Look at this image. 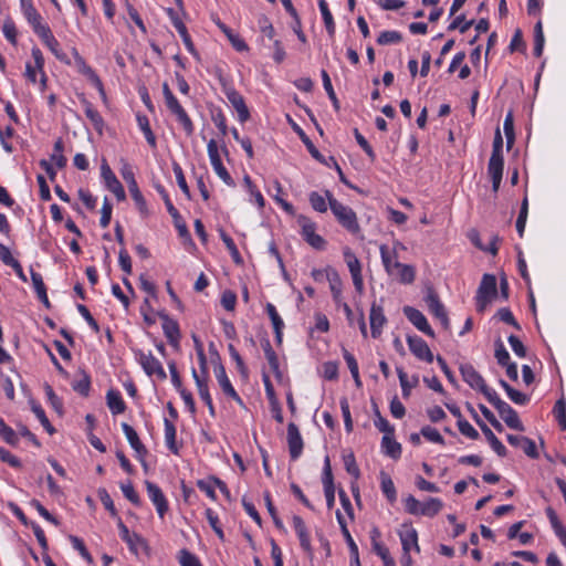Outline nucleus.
Wrapping results in <instances>:
<instances>
[{"label":"nucleus","mask_w":566,"mask_h":566,"mask_svg":"<svg viewBox=\"0 0 566 566\" xmlns=\"http://www.w3.org/2000/svg\"><path fill=\"white\" fill-rule=\"evenodd\" d=\"M488 401L497 410L506 426L517 431H524L525 428L518 418L517 412L505 401H503L497 394H493Z\"/></svg>","instance_id":"3"},{"label":"nucleus","mask_w":566,"mask_h":566,"mask_svg":"<svg viewBox=\"0 0 566 566\" xmlns=\"http://www.w3.org/2000/svg\"><path fill=\"white\" fill-rule=\"evenodd\" d=\"M264 501H265V505H266L268 512L271 515L275 527L277 530L283 531L284 530L283 522H282V520L277 515L276 509H275V506H274V504L272 502V499H271V495H270L269 492L264 493Z\"/></svg>","instance_id":"54"},{"label":"nucleus","mask_w":566,"mask_h":566,"mask_svg":"<svg viewBox=\"0 0 566 566\" xmlns=\"http://www.w3.org/2000/svg\"><path fill=\"white\" fill-rule=\"evenodd\" d=\"M177 558L180 566H202L199 558L187 548L180 549Z\"/></svg>","instance_id":"48"},{"label":"nucleus","mask_w":566,"mask_h":566,"mask_svg":"<svg viewBox=\"0 0 566 566\" xmlns=\"http://www.w3.org/2000/svg\"><path fill=\"white\" fill-rule=\"evenodd\" d=\"M214 375H216V378H217V380H218L222 391L227 396H229L232 399H234L237 402L242 403V399L240 398V396L238 395V392L235 391V389L231 385V382H230V380H229V378L227 376L224 366L221 363H218V365H216V367H214Z\"/></svg>","instance_id":"21"},{"label":"nucleus","mask_w":566,"mask_h":566,"mask_svg":"<svg viewBox=\"0 0 566 566\" xmlns=\"http://www.w3.org/2000/svg\"><path fill=\"white\" fill-rule=\"evenodd\" d=\"M287 444L291 459H298L302 454L304 443L300 430L294 422H290L287 426Z\"/></svg>","instance_id":"19"},{"label":"nucleus","mask_w":566,"mask_h":566,"mask_svg":"<svg viewBox=\"0 0 566 566\" xmlns=\"http://www.w3.org/2000/svg\"><path fill=\"white\" fill-rule=\"evenodd\" d=\"M345 469L348 474L358 479L360 476V470L356 463V459L353 452L343 455Z\"/></svg>","instance_id":"55"},{"label":"nucleus","mask_w":566,"mask_h":566,"mask_svg":"<svg viewBox=\"0 0 566 566\" xmlns=\"http://www.w3.org/2000/svg\"><path fill=\"white\" fill-rule=\"evenodd\" d=\"M331 292L333 295V300L337 305L342 303V282L337 273L333 274V277H328Z\"/></svg>","instance_id":"61"},{"label":"nucleus","mask_w":566,"mask_h":566,"mask_svg":"<svg viewBox=\"0 0 566 566\" xmlns=\"http://www.w3.org/2000/svg\"><path fill=\"white\" fill-rule=\"evenodd\" d=\"M426 303L431 314L437 318L447 314L444 305L440 302L438 294L433 290H429V293L426 296Z\"/></svg>","instance_id":"32"},{"label":"nucleus","mask_w":566,"mask_h":566,"mask_svg":"<svg viewBox=\"0 0 566 566\" xmlns=\"http://www.w3.org/2000/svg\"><path fill=\"white\" fill-rule=\"evenodd\" d=\"M134 354L146 375L156 376L160 380H165L167 378L161 363L156 357H154L150 352L145 353L142 349H135Z\"/></svg>","instance_id":"7"},{"label":"nucleus","mask_w":566,"mask_h":566,"mask_svg":"<svg viewBox=\"0 0 566 566\" xmlns=\"http://www.w3.org/2000/svg\"><path fill=\"white\" fill-rule=\"evenodd\" d=\"M405 531L399 532V537L401 541V546L403 553L407 555L410 549L413 547L417 553L420 552V547L418 545V533L412 526L403 525Z\"/></svg>","instance_id":"27"},{"label":"nucleus","mask_w":566,"mask_h":566,"mask_svg":"<svg viewBox=\"0 0 566 566\" xmlns=\"http://www.w3.org/2000/svg\"><path fill=\"white\" fill-rule=\"evenodd\" d=\"M124 496L134 505L139 506L142 504L138 493L135 491L130 481L126 484H120Z\"/></svg>","instance_id":"63"},{"label":"nucleus","mask_w":566,"mask_h":566,"mask_svg":"<svg viewBox=\"0 0 566 566\" xmlns=\"http://www.w3.org/2000/svg\"><path fill=\"white\" fill-rule=\"evenodd\" d=\"M192 378L197 385V388H198V392H199V396L200 398L203 400V402L207 405L208 409H209V413L214 417L216 412H214V407H213V403H212V399H211V396L209 394V388H208V381H207V378H201L197 370L195 368H192Z\"/></svg>","instance_id":"26"},{"label":"nucleus","mask_w":566,"mask_h":566,"mask_svg":"<svg viewBox=\"0 0 566 566\" xmlns=\"http://www.w3.org/2000/svg\"><path fill=\"white\" fill-rule=\"evenodd\" d=\"M380 488L385 496L390 503H394L397 499V492L391 478L385 472H380Z\"/></svg>","instance_id":"35"},{"label":"nucleus","mask_w":566,"mask_h":566,"mask_svg":"<svg viewBox=\"0 0 566 566\" xmlns=\"http://www.w3.org/2000/svg\"><path fill=\"white\" fill-rule=\"evenodd\" d=\"M219 233H220L221 240L223 241L227 249L229 250L233 262L238 265L242 264L243 259H242L234 241L232 240V238L223 229H220Z\"/></svg>","instance_id":"37"},{"label":"nucleus","mask_w":566,"mask_h":566,"mask_svg":"<svg viewBox=\"0 0 566 566\" xmlns=\"http://www.w3.org/2000/svg\"><path fill=\"white\" fill-rule=\"evenodd\" d=\"M297 223L301 227V234L306 243L318 251L326 249L327 242L322 235L316 233L315 222L305 216H298Z\"/></svg>","instance_id":"6"},{"label":"nucleus","mask_w":566,"mask_h":566,"mask_svg":"<svg viewBox=\"0 0 566 566\" xmlns=\"http://www.w3.org/2000/svg\"><path fill=\"white\" fill-rule=\"evenodd\" d=\"M224 94L233 108L237 111L239 120L241 123L247 122L250 118V112L245 105L243 96L233 87H226Z\"/></svg>","instance_id":"16"},{"label":"nucleus","mask_w":566,"mask_h":566,"mask_svg":"<svg viewBox=\"0 0 566 566\" xmlns=\"http://www.w3.org/2000/svg\"><path fill=\"white\" fill-rule=\"evenodd\" d=\"M294 132L298 135L303 144L306 146L308 153L312 155L313 158L318 160L319 163L326 164L324 156L318 151V149L315 147L313 142L310 139V137L304 133V130L295 123L292 125Z\"/></svg>","instance_id":"30"},{"label":"nucleus","mask_w":566,"mask_h":566,"mask_svg":"<svg viewBox=\"0 0 566 566\" xmlns=\"http://www.w3.org/2000/svg\"><path fill=\"white\" fill-rule=\"evenodd\" d=\"M82 104L85 108L86 117L92 122L94 128L98 132L102 130L104 120L101 114L94 108L91 102H88L85 97H82Z\"/></svg>","instance_id":"34"},{"label":"nucleus","mask_w":566,"mask_h":566,"mask_svg":"<svg viewBox=\"0 0 566 566\" xmlns=\"http://www.w3.org/2000/svg\"><path fill=\"white\" fill-rule=\"evenodd\" d=\"M137 122L139 125V128L143 130L145 138L147 143L150 145V147H156V137L150 128L149 120L147 116L145 115H137Z\"/></svg>","instance_id":"46"},{"label":"nucleus","mask_w":566,"mask_h":566,"mask_svg":"<svg viewBox=\"0 0 566 566\" xmlns=\"http://www.w3.org/2000/svg\"><path fill=\"white\" fill-rule=\"evenodd\" d=\"M0 437L10 446L15 447L19 443L17 432L9 427L0 417Z\"/></svg>","instance_id":"45"},{"label":"nucleus","mask_w":566,"mask_h":566,"mask_svg":"<svg viewBox=\"0 0 566 566\" xmlns=\"http://www.w3.org/2000/svg\"><path fill=\"white\" fill-rule=\"evenodd\" d=\"M369 322H370L371 336L374 338H378L381 335V331H382L384 325L387 322V318L384 314L382 306L375 302L371 304V307H370Z\"/></svg>","instance_id":"20"},{"label":"nucleus","mask_w":566,"mask_h":566,"mask_svg":"<svg viewBox=\"0 0 566 566\" xmlns=\"http://www.w3.org/2000/svg\"><path fill=\"white\" fill-rule=\"evenodd\" d=\"M167 108L169 112L176 116L177 120L182 126L185 133L187 136H191L195 130L193 123L191 118L188 116L185 108L180 105L176 96H172L165 101Z\"/></svg>","instance_id":"10"},{"label":"nucleus","mask_w":566,"mask_h":566,"mask_svg":"<svg viewBox=\"0 0 566 566\" xmlns=\"http://www.w3.org/2000/svg\"><path fill=\"white\" fill-rule=\"evenodd\" d=\"M73 390L80 394L83 397H87L91 389V378L85 373L82 371V378L72 384Z\"/></svg>","instance_id":"49"},{"label":"nucleus","mask_w":566,"mask_h":566,"mask_svg":"<svg viewBox=\"0 0 566 566\" xmlns=\"http://www.w3.org/2000/svg\"><path fill=\"white\" fill-rule=\"evenodd\" d=\"M380 255H381V261H382V264L387 271V273L389 275H395L396 274V269L394 268V263L396 260V253H391L388 249L387 245H381L380 247Z\"/></svg>","instance_id":"42"},{"label":"nucleus","mask_w":566,"mask_h":566,"mask_svg":"<svg viewBox=\"0 0 566 566\" xmlns=\"http://www.w3.org/2000/svg\"><path fill=\"white\" fill-rule=\"evenodd\" d=\"M75 62L78 69V72L85 75L92 84L101 92L103 96H105L103 83L99 76L95 73V71L85 63L84 59L74 50Z\"/></svg>","instance_id":"24"},{"label":"nucleus","mask_w":566,"mask_h":566,"mask_svg":"<svg viewBox=\"0 0 566 566\" xmlns=\"http://www.w3.org/2000/svg\"><path fill=\"white\" fill-rule=\"evenodd\" d=\"M6 39L13 45H17L18 31L14 22L11 19H7L2 27Z\"/></svg>","instance_id":"64"},{"label":"nucleus","mask_w":566,"mask_h":566,"mask_svg":"<svg viewBox=\"0 0 566 566\" xmlns=\"http://www.w3.org/2000/svg\"><path fill=\"white\" fill-rule=\"evenodd\" d=\"M396 370H397L399 382L401 386L402 396H403V398H408L410 396L411 388H413L418 385L419 378H418V376H412V381L410 382L408 380L407 374L405 373V370L401 367H397Z\"/></svg>","instance_id":"38"},{"label":"nucleus","mask_w":566,"mask_h":566,"mask_svg":"<svg viewBox=\"0 0 566 566\" xmlns=\"http://www.w3.org/2000/svg\"><path fill=\"white\" fill-rule=\"evenodd\" d=\"M402 40V35L398 31H382L377 38L379 45H388L399 43Z\"/></svg>","instance_id":"51"},{"label":"nucleus","mask_w":566,"mask_h":566,"mask_svg":"<svg viewBox=\"0 0 566 566\" xmlns=\"http://www.w3.org/2000/svg\"><path fill=\"white\" fill-rule=\"evenodd\" d=\"M106 403L113 415H119L125 412L126 405L119 394V391L109 389L106 394Z\"/></svg>","instance_id":"29"},{"label":"nucleus","mask_w":566,"mask_h":566,"mask_svg":"<svg viewBox=\"0 0 566 566\" xmlns=\"http://www.w3.org/2000/svg\"><path fill=\"white\" fill-rule=\"evenodd\" d=\"M496 293V277L493 274H484L475 296L476 311L483 312Z\"/></svg>","instance_id":"4"},{"label":"nucleus","mask_w":566,"mask_h":566,"mask_svg":"<svg viewBox=\"0 0 566 566\" xmlns=\"http://www.w3.org/2000/svg\"><path fill=\"white\" fill-rule=\"evenodd\" d=\"M64 145L61 138L54 143V153L51 155V160L55 163L57 168H64L66 158L63 156Z\"/></svg>","instance_id":"58"},{"label":"nucleus","mask_w":566,"mask_h":566,"mask_svg":"<svg viewBox=\"0 0 566 566\" xmlns=\"http://www.w3.org/2000/svg\"><path fill=\"white\" fill-rule=\"evenodd\" d=\"M325 195L328 200V206L340 226L353 234L358 233L360 231V227L356 212L350 207H347L336 200L331 191L326 190Z\"/></svg>","instance_id":"1"},{"label":"nucleus","mask_w":566,"mask_h":566,"mask_svg":"<svg viewBox=\"0 0 566 566\" xmlns=\"http://www.w3.org/2000/svg\"><path fill=\"white\" fill-rule=\"evenodd\" d=\"M164 424L166 444L172 453L178 454V447L176 442V427L168 419H165Z\"/></svg>","instance_id":"40"},{"label":"nucleus","mask_w":566,"mask_h":566,"mask_svg":"<svg viewBox=\"0 0 566 566\" xmlns=\"http://www.w3.org/2000/svg\"><path fill=\"white\" fill-rule=\"evenodd\" d=\"M45 395L48 397L49 402L51 403L52 408L59 413L63 415V402L57 397V395L54 392L53 388L45 384L44 386Z\"/></svg>","instance_id":"59"},{"label":"nucleus","mask_w":566,"mask_h":566,"mask_svg":"<svg viewBox=\"0 0 566 566\" xmlns=\"http://www.w3.org/2000/svg\"><path fill=\"white\" fill-rule=\"evenodd\" d=\"M172 170L175 172V176H176V179H177V184L179 186V188L181 189V191L186 195V197L188 199H190L191 195H190V189L187 185V181H186V178H185V175H184V171H182V168L180 167L179 164L177 163H174L172 165Z\"/></svg>","instance_id":"60"},{"label":"nucleus","mask_w":566,"mask_h":566,"mask_svg":"<svg viewBox=\"0 0 566 566\" xmlns=\"http://www.w3.org/2000/svg\"><path fill=\"white\" fill-rule=\"evenodd\" d=\"M117 526L119 530L120 538L128 545L129 551L137 555L139 548L148 549L146 541L137 533H130L128 527L124 524L122 518H118Z\"/></svg>","instance_id":"11"},{"label":"nucleus","mask_w":566,"mask_h":566,"mask_svg":"<svg viewBox=\"0 0 566 566\" xmlns=\"http://www.w3.org/2000/svg\"><path fill=\"white\" fill-rule=\"evenodd\" d=\"M128 189H129L130 196H132L133 200L135 201L140 213L146 214L147 213L146 200L139 190L138 185L136 184V185L129 186Z\"/></svg>","instance_id":"53"},{"label":"nucleus","mask_w":566,"mask_h":566,"mask_svg":"<svg viewBox=\"0 0 566 566\" xmlns=\"http://www.w3.org/2000/svg\"><path fill=\"white\" fill-rule=\"evenodd\" d=\"M407 343L410 352L420 360L432 363L434 357L428 344L419 336H408Z\"/></svg>","instance_id":"17"},{"label":"nucleus","mask_w":566,"mask_h":566,"mask_svg":"<svg viewBox=\"0 0 566 566\" xmlns=\"http://www.w3.org/2000/svg\"><path fill=\"white\" fill-rule=\"evenodd\" d=\"M321 75H322L323 86H324L329 99L332 101L334 108L336 111H338L340 108L339 101H338V98L335 94V91L333 88L331 77L325 70H322Z\"/></svg>","instance_id":"47"},{"label":"nucleus","mask_w":566,"mask_h":566,"mask_svg":"<svg viewBox=\"0 0 566 566\" xmlns=\"http://www.w3.org/2000/svg\"><path fill=\"white\" fill-rule=\"evenodd\" d=\"M101 175L104 179L106 188L115 195L117 200H125L126 193L124 187L117 179L111 167L106 164V161H104L101 166Z\"/></svg>","instance_id":"12"},{"label":"nucleus","mask_w":566,"mask_h":566,"mask_svg":"<svg viewBox=\"0 0 566 566\" xmlns=\"http://www.w3.org/2000/svg\"><path fill=\"white\" fill-rule=\"evenodd\" d=\"M403 314L416 328L430 337H434L433 329L429 325L426 316L419 310L412 306H405Z\"/></svg>","instance_id":"15"},{"label":"nucleus","mask_w":566,"mask_h":566,"mask_svg":"<svg viewBox=\"0 0 566 566\" xmlns=\"http://www.w3.org/2000/svg\"><path fill=\"white\" fill-rule=\"evenodd\" d=\"M318 8L322 13L326 31L331 36H333L335 33V22L329 11L327 2L325 0H318Z\"/></svg>","instance_id":"41"},{"label":"nucleus","mask_w":566,"mask_h":566,"mask_svg":"<svg viewBox=\"0 0 566 566\" xmlns=\"http://www.w3.org/2000/svg\"><path fill=\"white\" fill-rule=\"evenodd\" d=\"M474 420L478 423V426L481 428L483 434L485 436L486 440L489 441L491 448L494 450V452L499 457H505L507 453V450L505 446L496 438V436L493 433V431L480 419L478 415H474Z\"/></svg>","instance_id":"23"},{"label":"nucleus","mask_w":566,"mask_h":566,"mask_svg":"<svg viewBox=\"0 0 566 566\" xmlns=\"http://www.w3.org/2000/svg\"><path fill=\"white\" fill-rule=\"evenodd\" d=\"M460 373L463 380L474 390L480 391L483 396L489 399L495 394L484 381L483 377L471 364H462L460 366Z\"/></svg>","instance_id":"5"},{"label":"nucleus","mask_w":566,"mask_h":566,"mask_svg":"<svg viewBox=\"0 0 566 566\" xmlns=\"http://www.w3.org/2000/svg\"><path fill=\"white\" fill-rule=\"evenodd\" d=\"M504 158L491 156L488 165V172L492 180V189L496 192L500 188L503 176Z\"/></svg>","instance_id":"22"},{"label":"nucleus","mask_w":566,"mask_h":566,"mask_svg":"<svg viewBox=\"0 0 566 566\" xmlns=\"http://www.w3.org/2000/svg\"><path fill=\"white\" fill-rule=\"evenodd\" d=\"M503 129L506 137V148L510 150L515 142L514 118L512 112H509L507 115L505 116Z\"/></svg>","instance_id":"44"},{"label":"nucleus","mask_w":566,"mask_h":566,"mask_svg":"<svg viewBox=\"0 0 566 566\" xmlns=\"http://www.w3.org/2000/svg\"><path fill=\"white\" fill-rule=\"evenodd\" d=\"M394 268L396 269V276L403 284H410L415 281V269L411 265L395 261Z\"/></svg>","instance_id":"33"},{"label":"nucleus","mask_w":566,"mask_h":566,"mask_svg":"<svg viewBox=\"0 0 566 566\" xmlns=\"http://www.w3.org/2000/svg\"><path fill=\"white\" fill-rule=\"evenodd\" d=\"M343 255L344 260L348 266V270L352 275L360 274L361 273V264L360 261L357 259L353 250L348 247H345L343 249Z\"/></svg>","instance_id":"39"},{"label":"nucleus","mask_w":566,"mask_h":566,"mask_svg":"<svg viewBox=\"0 0 566 566\" xmlns=\"http://www.w3.org/2000/svg\"><path fill=\"white\" fill-rule=\"evenodd\" d=\"M157 315L163 321V332L168 339L169 344L174 347L179 346V342L181 338L180 328L178 325V322L172 319L166 312L161 311L158 312Z\"/></svg>","instance_id":"13"},{"label":"nucleus","mask_w":566,"mask_h":566,"mask_svg":"<svg viewBox=\"0 0 566 566\" xmlns=\"http://www.w3.org/2000/svg\"><path fill=\"white\" fill-rule=\"evenodd\" d=\"M157 189H158L159 193L161 195V198H163V200L165 202L167 211L169 212L170 217L174 220V224H175V227H176V229L178 231L179 237L182 238L185 241L192 242V239H191L190 232L188 230V227H187L185 220L182 219V217L180 216V213L178 212V210L172 205L168 193L160 186L157 187Z\"/></svg>","instance_id":"8"},{"label":"nucleus","mask_w":566,"mask_h":566,"mask_svg":"<svg viewBox=\"0 0 566 566\" xmlns=\"http://www.w3.org/2000/svg\"><path fill=\"white\" fill-rule=\"evenodd\" d=\"M174 27L176 28V30L178 31L179 35L181 36L182 39V42L185 44V46L187 48V50L195 54L196 53V50H195V45L191 41V38L187 31V28L186 25L184 24V22L180 20V18L178 17L177 12L174 10V9H168L167 11Z\"/></svg>","instance_id":"25"},{"label":"nucleus","mask_w":566,"mask_h":566,"mask_svg":"<svg viewBox=\"0 0 566 566\" xmlns=\"http://www.w3.org/2000/svg\"><path fill=\"white\" fill-rule=\"evenodd\" d=\"M464 20H465L464 14H460V15L455 17V19L449 24L448 30L453 31L455 29H459V31L461 33L467 32L474 24V21L473 20L464 21Z\"/></svg>","instance_id":"62"},{"label":"nucleus","mask_w":566,"mask_h":566,"mask_svg":"<svg viewBox=\"0 0 566 566\" xmlns=\"http://www.w3.org/2000/svg\"><path fill=\"white\" fill-rule=\"evenodd\" d=\"M70 542L72 543V546L74 549H76L80 555L88 563V564H92L93 563V557L92 555L90 554V552L87 551L84 542L75 536V535H70Z\"/></svg>","instance_id":"52"},{"label":"nucleus","mask_w":566,"mask_h":566,"mask_svg":"<svg viewBox=\"0 0 566 566\" xmlns=\"http://www.w3.org/2000/svg\"><path fill=\"white\" fill-rule=\"evenodd\" d=\"M167 108L169 112L176 116L177 120L182 126L185 133L187 136H191L195 130L193 123L191 118L188 116L185 108L180 105L176 96H172L165 101Z\"/></svg>","instance_id":"9"},{"label":"nucleus","mask_w":566,"mask_h":566,"mask_svg":"<svg viewBox=\"0 0 566 566\" xmlns=\"http://www.w3.org/2000/svg\"><path fill=\"white\" fill-rule=\"evenodd\" d=\"M381 448L386 455L397 460L401 455V444L394 439V434H384Z\"/></svg>","instance_id":"31"},{"label":"nucleus","mask_w":566,"mask_h":566,"mask_svg":"<svg viewBox=\"0 0 566 566\" xmlns=\"http://www.w3.org/2000/svg\"><path fill=\"white\" fill-rule=\"evenodd\" d=\"M261 346L263 348L265 358L270 365L271 370L275 374L277 378L282 377V373L280 370V364L279 358L274 349L272 348V345L268 338L262 339Z\"/></svg>","instance_id":"28"},{"label":"nucleus","mask_w":566,"mask_h":566,"mask_svg":"<svg viewBox=\"0 0 566 566\" xmlns=\"http://www.w3.org/2000/svg\"><path fill=\"white\" fill-rule=\"evenodd\" d=\"M31 409L49 434L55 432V428L49 421L43 408L35 401H31Z\"/></svg>","instance_id":"43"},{"label":"nucleus","mask_w":566,"mask_h":566,"mask_svg":"<svg viewBox=\"0 0 566 566\" xmlns=\"http://www.w3.org/2000/svg\"><path fill=\"white\" fill-rule=\"evenodd\" d=\"M528 213V201L525 197L522 201L520 213L516 220V230L518 232V235L522 238L525 230L526 219Z\"/></svg>","instance_id":"50"},{"label":"nucleus","mask_w":566,"mask_h":566,"mask_svg":"<svg viewBox=\"0 0 566 566\" xmlns=\"http://www.w3.org/2000/svg\"><path fill=\"white\" fill-rule=\"evenodd\" d=\"M211 119L220 130L221 136L224 137L228 133V126L226 116L223 115L222 111L220 108L211 111Z\"/></svg>","instance_id":"57"},{"label":"nucleus","mask_w":566,"mask_h":566,"mask_svg":"<svg viewBox=\"0 0 566 566\" xmlns=\"http://www.w3.org/2000/svg\"><path fill=\"white\" fill-rule=\"evenodd\" d=\"M145 485L150 501L156 506L158 515L163 518L169 509L166 496L157 484L145 481Z\"/></svg>","instance_id":"18"},{"label":"nucleus","mask_w":566,"mask_h":566,"mask_svg":"<svg viewBox=\"0 0 566 566\" xmlns=\"http://www.w3.org/2000/svg\"><path fill=\"white\" fill-rule=\"evenodd\" d=\"M207 150L213 170L219 176V178L228 186H234V180L232 179L226 167L222 165L220 157V151H222L224 155L229 154L227 147L223 145L219 149L217 140L210 139L207 145Z\"/></svg>","instance_id":"2"},{"label":"nucleus","mask_w":566,"mask_h":566,"mask_svg":"<svg viewBox=\"0 0 566 566\" xmlns=\"http://www.w3.org/2000/svg\"><path fill=\"white\" fill-rule=\"evenodd\" d=\"M122 429L126 436L128 443L136 452L137 458L143 463L144 468L147 469V464L145 462V457L147 455L148 451H147L146 447L143 444V442L140 441L136 430L126 422L122 423Z\"/></svg>","instance_id":"14"},{"label":"nucleus","mask_w":566,"mask_h":566,"mask_svg":"<svg viewBox=\"0 0 566 566\" xmlns=\"http://www.w3.org/2000/svg\"><path fill=\"white\" fill-rule=\"evenodd\" d=\"M443 507V503L440 499L429 497L426 502L421 503L420 515L433 517L436 516Z\"/></svg>","instance_id":"36"},{"label":"nucleus","mask_w":566,"mask_h":566,"mask_svg":"<svg viewBox=\"0 0 566 566\" xmlns=\"http://www.w3.org/2000/svg\"><path fill=\"white\" fill-rule=\"evenodd\" d=\"M553 412L560 428L566 430V401L563 398L556 401Z\"/></svg>","instance_id":"56"}]
</instances>
